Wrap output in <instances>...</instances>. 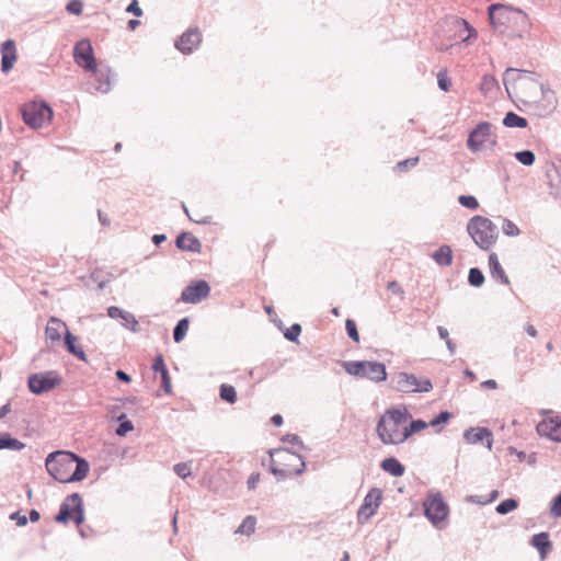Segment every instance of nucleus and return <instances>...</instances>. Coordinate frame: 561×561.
Returning <instances> with one entry per match:
<instances>
[{
  "instance_id": "nucleus-2",
  "label": "nucleus",
  "mask_w": 561,
  "mask_h": 561,
  "mask_svg": "<svg viewBox=\"0 0 561 561\" xmlns=\"http://www.w3.org/2000/svg\"><path fill=\"white\" fill-rule=\"evenodd\" d=\"M410 417L407 409H388L378 420L376 433L385 445H399L407 440L404 424Z\"/></svg>"
},
{
  "instance_id": "nucleus-56",
  "label": "nucleus",
  "mask_w": 561,
  "mask_h": 561,
  "mask_svg": "<svg viewBox=\"0 0 561 561\" xmlns=\"http://www.w3.org/2000/svg\"><path fill=\"white\" fill-rule=\"evenodd\" d=\"M115 376L122 382L128 383L131 381V377L124 370H121V369L116 370Z\"/></svg>"
},
{
  "instance_id": "nucleus-46",
  "label": "nucleus",
  "mask_w": 561,
  "mask_h": 561,
  "mask_svg": "<svg viewBox=\"0 0 561 561\" xmlns=\"http://www.w3.org/2000/svg\"><path fill=\"white\" fill-rule=\"evenodd\" d=\"M283 442L284 443H287L291 446H296L298 447V450H301L305 448L304 446V443L302 440L300 439V437L296 434H286L284 437H283Z\"/></svg>"
},
{
  "instance_id": "nucleus-60",
  "label": "nucleus",
  "mask_w": 561,
  "mask_h": 561,
  "mask_svg": "<svg viewBox=\"0 0 561 561\" xmlns=\"http://www.w3.org/2000/svg\"><path fill=\"white\" fill-rule=\"evenodd\" d=\"M481 387L486 389H496L497 382L494 379H488L481 383Z\"/></svg>"
},
{
  "instance_id": "nucleus-32",
  "label": "nucleus",
  "mask_w": 561,
  "mask_h": 561,
  "mask_svg": "<svg viewBox=\"0 0 561 561\" xmlns=\"http://www.w3.org/2000/svg\"><path fill=\"white\" fill-rule=\"evenodd\" d=\"M503 125L508 128H526L528 122L525 117L519 116L514 112H507L503 118Z\"/></svg>"
},
{
  "instance_id": "nucleus-63",
  "label": "nucleus",
  "mask_w": 561,
  "mask_h": 561,
  "mask_svg": "<svg viewBox=\"0 0 561 561\" xmlns=\"http://www.w3.org/2000/svg\"><path fill=\"white\" fill-rule=\"evenodd\" d=\"M271 422L275 426H280L283 424V416L280 414H275L272 416Z\"/></svg>"
},
{
  "instance_id": "nucleus-23",
  "label": "nucleus",
  "mask_w": 561,
  "mask_h": 561,
  "mask_svg": "<svg viewBox=\"0 0 561 561\" xmlns=\"http://www.w3.org/2000/svg\"><path fill=\"white\" fill-rule=\"evenodd\" d=\"M175 245L181 251L199 253L202 251L201 241L191 232H182L176 237Z\"/></svg>"
},
{
  "instance_id": "nucleus-34",
  "label": "nucleus",
  "mask_w": 561,
  "mask_h": 561,
  "mask_svg": "<svg viewBox=\"0 0 561 561\" xmlns=\"http://www.w3.org/2000/svg\"><path fill=\"white\" fill-rule=\"evenodd\" d=\"M219 397L221 400L233 404L237 402V391L233 386L228 383H222L219 388Z\"/></svg>"
},
{
  "instance_id": "nucleus-33",
  "label": "nucleus",
  "mask_w": 561,
  "mask_h": 561,
  "mask_svg": "<svg viewBox=\"0 0 561 561\" xmlns=\"http://www.w3.org/2000/svg\"><path fill=\"white\" fill-rule=\"evenodd\" d=\"M190 320L188 318H182L178 321L174 330H173V340L175 343H180L184 340L187 331H188Z\"/></svg>"
},
{
  "instance_id": "nucleus-57",
  "label": "nucleus",
  "mask_w": 561,
  "mask_h": 561,
  "mask_svg": "<svg viewBox=\"0 0 561 561\" xmlns=\"http://www.w3.org/2000/svg\"><path fill=\"white\" fill-rule=\"evenodd\" d=\"M182 208H183V211L187 215V217H188L192 221H194V222H196V224H199V225H206V224H208V222H209V220H208L207 218H203V219H194V218H192V217L190 216L188 209H187V207H186V205H185L184 203H182Z\"/></svg>"
},
{
  "instance_id": "nucleus-19",
  "label": "nucleus",
  "mask_w": 561,
  "mask_h": 561,
  "mask_svg": "<svg viewBox=\"0 0 561 561\" xmlns=\"http://www.w3.org/2000/svg\"><path fill=\"white\" fill-rule=\"evenodd\" d=\"M106 313L111 319H121L122 325L127 330L134 333H138L140 331L139 322L131 312L116 306H110L106 309Z\"/></svg>"
},
{
  "instance_id": "nucleus-3",
  "label": "nucleus",
  "mask_w": 561,
  "mask_h": 561,
  "mask_svg": "<svg viewBox=\"0 0 561 561\" xmlns=\"http://www.w3.org/2000/svg\"><path fill=\"white\" fill-rule=\"evenodd\" d=\"M272 463L270 471L277 477V480H284L291 474H301L306 469L304 458L297 451H290L286 447H280L271 453Z\"/></svg>"
},
{
  "instance_id": "nucleus-18",
  "label": "nucleus",
  "mask_w": 561,
  "mask_h": 561,
  "mask_svg": "<svg viewBox=\"0 0 561 561\" xmlns=\"http://www.w3.org/2000/svg\"><path fill=\"white\" fill-rule=\"evenodd\" d=\"M537 432L540 436L561 443V417L554 416L542 420L537 425Z\"/></svg>"
},
{
  "instance_id": "nucleus-58",
  "label": "nucleus",
  "mask_w": 561,
  "mask_h": 561,
  "mask_svg": "<svg viewBox=\"0 0 561 561\" xmlns=\"http://www.w3.org/2000/svg\"><path fill=\"white\" fill-rule=\"evenodd\" d=\"M437 333H438L439 337L444 341H447L449 339V332L445 327L438 325Z\"/></svg>"
},
{
  "instance_id": "nucleus-64",
  "label": "nucleus",
  "mask_w": 561,
  "mask_h": 561,
  "mask_svg": "<svg viewBox=\"0 0 561 561\" xmlns=\"http://www.w3.org/2000/svg\"><path fill=\"white\" fill-rule=\"evenodd\" d=\"M11 411L10 403H5L0 408V419H3Z\"/></svg>"
},
{
  "instance_id": "nucleus-6",
  "label": "nucleus",
  "mask_w": 561,
  "mask_h": 561,
  "mask_svg": "<svg viewBox=\"0 0 561 561\" xmlns=\"http://www.w3.org/2000/svg\"><path fill=\"white\" fill-rule=\"evenodd\" d=\"M489 18L495 30L505 32L514 28L524 16L520 10L504 4H492L489 8Z\"/></svg>"
},
{
  "instance_id": "nucleus-27",
  "label": "nucleus",
  "mask_w": 561,
  "mask_h": 561,
  "mask_svg": "<svg viewBox=\"0 0 561 561\" xmlns=\"http://www.w3.org/2000/svg\"><path fill=\"white\" fill-rule=\"evenodd\" d=\"M152 369L156 373H159V375L161 376L162 388L165 391V393H170L172 389L171 378L168 368L164 364L163 356L161 354L156 356L154 362L152 364Z\"/></svg>"
},
{
  "instance_id": "nucleus-8",
  "label": "nucleus",
  "mask_w": 561,
  "mask_h": 561,
  "mask_svg": "<svg viewBox=\"0 0 561 561\" xmlns=\"http://www.w3.org/2000/svg\"><path fill=\"white\" fill-rule=\"evenodd\" d=\"M24 123L32 128H41L50 122L51 107L45 102H28L21 108Z\"/></svg>"
},
{
  "instance_id": "nucleus-7",
  "label": "nucleus",
  "mask_w": 561,
  "mask_h": 561,
  "mask_svg": "<svg viewBox=\"0 0 561 561\" xmlns=\"http://www.w3.org/2000/svg\"><path fill=\"white\" fill-rule=\"evenodd\" d=\"M72 519L76 525L84 522L83 501L79 493H72L61 502L59 512L55 516L57 523L66 524Z\"/></svg>"
},
{
  "instance_id": "nucleus-61",
  "label": "nucleus",
  "mask_w": 561,
  "mask_h": 561,
  "mask_svg": "<svg viewBox=\"0 0 561 561\" xmlns=\"http://www.w3.org/2000/svg\"><path fill=\"white\" fill-rule=\"evenodd\" d=\"M445 343L449 351V354L454 355L456 353V348H457L456 343L450 337L447 341H445Z\"/></svg>"
},
{
  "instance_id": "nucleus-39",
  "label": "nucleus",
  "mask_w": 561,
  "mask_h": 561,
  "mask_svg": "<svg viewBox=\"0 0 561 561\" xmlns=\"http://www.w3.org/2000/svg\"><path fill=\"white\" fill-rule=\"evenodd\" d=\"M516 160L523 165L530 167L536 160V156L531 150H522L515 152Z\"/></svg>"
},
{
  "instance_id": "nucleus-31",
  "label": "nucleus",
  "mask_w": 561,
  "mask_h": 561,
  "mask_svg": "<svg viewBox=\"0 0 561 561\" xmlns=\"http://www.w3.org/2000/svg\"><path fill=\"white\" fill-rule=\"evenodd\" d=\"M433 260L440 266H448L453 262V251L449 245H442L432 254Z\"/></svg>"
},
{
  "instance_id": "nucleus-15",
  "label": "nucleus",
  "mask_w": 561,
  "mask_h": 561,
  "mask_svg": "<svg viewBox=\"0 0 561 561\" xmlns=\"http://www.w3.org/2000/svg\"><path fill=\"white\" fill-rule=\"evenodd\" d=\"M209 293L210 286L206 280H194L182 290L181 300L186 304H198L207 298Z\"/></svg>"
},
{
  "instance_id": "nucleus-9",
  "label": "nucleus",
  "mask_w": 561,
  "mask_h": 561,
  "mask_svg": "<svg viewBox=\"0 0 561 561\" xmlns=\"http://www.w3.org/2000/svg\"><path fill=\"white\" fill-rule=\"evenodd\" d=\"M445 33H447L449 43H439V49H447L460 42H469L472 37L477 36V32L469 23L462 19H455L446 24Z\"/></svg>"
},
{
  "instance_id": "nucleus-42",
  "label": "nucleus",
  "mask_w": 561,
  "mask_h": 561,
  "mask_svg": "<svg viewBox=\"0 0 561 561\" xmlns=\"http://www.w3.org/2000/svg\"><path fill=\"white\" fill-rule=\"evenodd\" d=\"M345 329H346V332H347V335L350 336V339H352L356 343L359 342V334H358L357 327H356V323L354 320L347 319L345 321Z\"/></svg>"
},
{
  "instance_id": "nucleus-49",
  "label": "nucleus",
  "mask_w": 561,
  "mask_h": 561,
  "mask_svg": "<svg viewBox=\"0 0 561 561\" xmlns=\"http://www.w3.org/2000/svg\"><path fill=\"white\" fill-rule=\"evenodd\" d=\"M134 430V425L131 421L125 420L119 423L117 426L115 433L117 436H125L128 432Z\"/></svg>"
},
{
  "instance_id": "nucleus-30",
  "label": "nucleus",
  "mask_w": 561,
  "mask_h": 561,
  "mask_svg": "<svg viewBox=\"0 0 561 561\" xmlns=\"http://www.w3.org/2000/svg\"><path fill=\"white\" fill-rule=\"evenodd\" d=\"M381 469L392 477H401L404 473V466L393 457L386 458L380 463Z\"/></svg>"
},
{
  "instance_id": "nucleus-25",
  "label": "nucleus",
  "mask_w": 561,
  "mask_h": 561,
  "mask_svg": "<svg viewBox=\"0 0 561 561\" xmlns=\"http://www.w3.org/2000/svg\"><path fill=\"white\" fill-rule=\"evenodd\" d=\"M62 330H68L66 323L56 317H50L45 329L46 339L50 342H59Z\"/></svg>"
},
{
  "instance_id": "nucleus-29",
  "label": "nucleus",
  "mask_w": 561,
  "mask_h": 561,
  "mask_svg": "<svg viewBox=\"0 0 561 561\" xmlns=\"http://www.w3.org/2000/svg\"><path fill=\"white\" fill-rule=\"evenodd\" d=\"M25 448V444L13 437L10 433L0 432V450L9 449L20 451Z\"/></svg>"
},
{
  "instance_id": "nucleus-16",
  "label": "nucleus",
  "mask_w": 561,
  "mask_h": 561,
  "mask_svg": "<svg viewBox=\"0 0 561 561\" xmlns=\"http://www.w3.org/2000/svg\"><path fill=\"white\" fill-rule=\"evenodd\" d=\"M73 57L77 65L85 70H94L96 68L93 49L89 41H81L75 46Z\"/></svg>"
},
{
  "instance_id": "nucleus-41",
  "label": "nucleus",
  "mask_w": 561,
  "mask_h": 561,
  "mask_svg": "<svg viewBox=\"0 0 561 561\" xmlns=\"http://www.w3.org/2000/svg\"><path fill=\"white\" fill-rule=\"evenodd\" d=\"M502 230L506 236L515 237L519 234L518 227L510 219H504L502 225Z\"/></svg>"
},
{
  "instance_id": "nucleus-53",
  "label": "nucleus",
  "mask_w": 561,
  "mask_h": 561,
  "mask_svg": "<svg viewBox=\"0 0 561 561\" xmlns=\"http://www.w3.org/2000/svg\"><path fill=\"white\" fill-rule=\"evenodd\" d=\"M9 518L14 520L19 527H23L27 524V517L25 515H21L20 512H13L10 514Z\"/></svg>"
},
{
  "instance_id": "nucleus-11",
  "label": "nucleus",
  "mask_w": 561,
  "mask_h": 561,
  "mask_svg": "<svg viewBox=\"0 0 561 561\" xmlns=\"http://www.w3.org/2000/svg\"><path fill=\"white\" fill-rule=\"evenodd\" d=\"M424 514L435 527H439L448 516V506L440 493L430 494L424 503Z\"/></svg>"
},
{
  "instance_id": "nucleus-14",
  "label": "nucleus",
  "mask_w": 561,
  "mask_h": 561,
  "mask_svg": "<svg viewBox=\"0 0 561 561\" xmlns=\"http://www.w3.org/2000/svg\"><path fill=\"white\" fill-rule=\"evenodd\" d=\"M381 500L382 491L380 489L373 488L369 490L357 512L359 522H367L373 515H375L381 503Z\"/></svg>"
},
{
  "instance_id": "nucleus-22",
  "label": "nucleus",
  "mask_w": 561,
  "mask_h": 561,
  "mask_svg": "<svg viewBox=\"0 0 561 561\" xmlns=\"http://www.w3.org/2000/svg\"><path fill=\"white\" fill-rule=\"evenodd\" d=\"M529 545L535 548L541 560H546L548 554L552 551V541L547 531L535 534L529 541Z\"/></svg>"
},
{
  "instance_id": "nucleus-13",
  "label": "nucleus",
  "mask_w": 561,
  "mask_h": 561,
  "mask_svg": "<svg viewBox=\"0 0 561 561\" xmlns=\"http://www.w3.org/2000/svg\"><path fill=\"white\" fill-rule=\"evenodd\" d=\"M492 125L489 122H480L470 133L467 147L471 152H479L491 138Z\"/></svg>"
},
{
  "instance_id": "nucleus-12",
  "label": "nucleus",
  "mask_w": 561,
  "mask_h": 561,
  "mask_svg": "<svg viewBox=\"0 0 561 561\" xmlns=\"http://www.w3.org/2000/svg\"><path fill=\"white\" fill-rule=\"evenodd\" d=\"M61 377L54 370L33 374L28 377V389L34 394L48 392L61 383Z\"/></svg>"
},
{
  "instance_id": "nucleus-20",
  "label": "nucleus",
  "mask_w": 561,
  "mask_h": 561,
  "mask_svg": "<svg viewBox=\"0 0 561 561\" xmlns=\"http://www.w3.org/2000/svg\"><path fill=\"white\" fill-rule=\"evenodd\" d=\"M463 439L466 443L474 445L486 440V448L492 449L493 434L486 427H469L463 432Z\"/></svg>"
},
{
  "instance_id": "nucleus-62",
  "label": "nucleus",
  "mask_w": 561,
  "mask_h": 561,
  "mask_svg": "<svg viewBox=\"0 0 561 561\" xmlns=\"http://www.w3.org/2000/svg\"><path fill=\"white\" fill-rule=\"evenodd\" d=\"M167 240V236L165 234H153L152 236V242L156 244V245H160L162 242H164Z\"/></svg>"
},
{
  "instance_id": "nucleus-43",
  "label": "nucleus",
  "mask_w": 561,
  "mask_h": 561,
  "mask_svg": "<svg viewBox=\"0 0 561 561\" xmlns=\"http://www.w3.org/2000/svg\"><path fill=\"white\" fill-rule=\"evenodd\" d=\"M174 472L182 479L192 474L191 466L187 462H179L173 467Z\"/></svg>"
},
{
  "instance_id": "nucleus-17",
  "label": "nucleus",
  "mask_w": 561,
  "mask_h": 561,
  "mask_svg": "<svg viewBox=\"0 0 561 561\" xmlns=\"http://www.w3.org/2000/svg\"><path fill=\"white\" fill-rule=\"evenodd\" d=\"M89 76L85 81L89 92L106 93L111 89V72H87Z\"/></svg>"
},
{
  "instance_id": "nucleus-26",
  "label": "nucleus",
  "mask_w": 561,
  "mask_h": 561,
  "mask_svg": "<svg viewBox=\"0 0 561 561\" xmlns=\"http://www.w3.org/2000/svg\"><path fill=\"white\" fill-rule=\"evenodd\" d=\"M489 268L493 279L503 285H510V279L499 261L497 254L494 252L489 255Z\"/></svg>"
},
{
  "instance_id": "nucleus-47",
  "label": "nucleus",
  "mask_w": 561,
  "mask_h": 561,
  "mask_svg": "<svg viewBox=\"0 0 561 561\" xmlns=\"http://www.w3.org/2000/svg\"><path fill=\"white\" fill-rule=\"evenodd\" d=\"M419 157L408 158L397 163V169L399 171H407L410 168H414L419 163Z\"/></svg>"
},
{
  "instance_id": "nucleus-59",
  "label": "nucleus",
  "mask_w": 561,
  "mask_h": 561,
  "mask_svg": "<svg viewBox=\"0 0 561 561\" xmlns=\"http://www.w3.org/2000/svg\"><path fill=\"white\" fill-rule=\"evenodd\" d=\"M259 481V474H251L250 478L247 481L248 488L250 490L254 489L256 483Z\"/></svg>"
},
{
  "instance_id": "nucleus-45",
  "label": "nucleus",
  "mask_w": 561,
  "mask_h": 561,
  "mask_svg": "<svg viewBox=\"0 0 561 561\" xmlns=\"http://www.w3.org/2000/svg\"><path fill=\"white\" fill-rule=\"evenodd\" d=\"M301 333V327L298 323H294L289 329L285 332V337L290 342H297L298 336Z\"/></svg>"
},
{
  "instance_id": "nucleus-24",
  "label": "nucleus",
  "mask_w": 561,
  "mask_h": 561,
  "mask_svg": "<svg viewBox=\"0 0 561 561\" xmlns=\"http://www.w3.org/2000/svg\"><path fill=\"white\" fill-rule=\"evenodd\" d=\"M18 58L16 45L14 41L7 39L1 45V66L2 70H10Z\"/></svg>"
},
{
  "instance_id": "nucleus-52",
  "label": "nucleus",
  "mask_w": 561,
  "mask_h": 561,
  "mask_svg": "<svg viewBox=\"0 0 561 561\" xmlns=\"http://www.w3.org/2000/svg\"><path fill=\"white\" fill-rule=\"evenodd\" d=\"M495 87H496L495 78L492 75L486 73L483 77V81L481 83V89L484 90V91H490V90H492Z\"/></svg>"
},
{
  "instance_id": "nucleus-37",
  "label": "nucleus",
  "mask_w": 561,
  "mask_h": 561,
  "mask_svg": "<svg viewBox=\"0 0 561 561\" xmlns=\"http://www.w3.org/2000/svg\"><path fill=\"white\" fill-rule=\"evenodd\" d=\"M427 426L428 423L421 419L412 420L409 426H404V435L407 436L408 439L411 435L419 433L422 430H425Z\"/></svg>"
},
{
  "instance_id": "nucleus-55",
  "label": "nucleus",
  "mask_w": 561,
  "mask_h": 561,
  "mask_svg": "<svg viewBox=\"0 0 561 561\" xmlns=\"http://www.w3.org/2000/svg\"><path fill=\"white\" fill-rule=\"evenodd\" d=\"M387 288H388V290H390L394 295H402L403 294L402 287L396 280L388 283Z\"/></svg>"
},
{
  "instance_id": "nucleus-10",
  "label": "nucleus",
  "mask_w": 561,
  "mask_h": 561,
  "mask_svg": "<svg viewBox=\"0 0 561 561\" xmlns=\"http://www.w3.org/2000/svg\"><path fill=\"white\" fill-rule=\"evenodd\" d=\"M392 382L397 391L409 392H430L433 383L428 378L419 380L414 374L398 373L392 377Z\"/></svg>"
},
{
  "instance_id": "nucleus-38",
  "label": "nucleus",
  "mask_w": 561,
  "mask_h": 561,
  "mask_svg": "<svg viewBox=\"0 0 561 561\" xmlns=\"http://www.w3.org/2000/svg\"><path fill=\"white\" fill-rule=\"evenodd\" d=\"M468 282L473 287H480L484 283V275L478 267H471L468 274Z\"/></svg>"
},
{
  "instance_id": "nucleus-28",
  "label": "nucleus",
  "mask_w": 561,
  "mask_h": 561,
  "mask_svg": "<svg viewBox=\"0 0 561 561\" xmlns=\"http://www.w3.org/2000/svg\"><path fill=\"white\" fill-rule=\"evenodd\" d=\"M65 346L67 351L82 362H87V355L84 351L76 346L77 337L69 331L66 330L64 335Z\"/></svg>"
},
{
  "instance_id": "nucleus-48",
  "label": "nucleus",
  "mask_w": 561,
  "mask_h": 561,
  "mask_svg": "<svg viewBox=\"0 0 561 561\" xmlns=\"http://www.w3.org/2000/svg\"><path fill=\"white\" fill-rule=\"evenodd\" d=\"M550 515L561 517V492L553 497L550 506Z\"/></svg>"
},
{
  "instance_id": "nucleus-36",
  "label": "nucleus",
  "mask_w": 561,
  "mask_h": 561,
  "mask_svg": "<svg viewBox=\"0 0 561 561\" xmlns=\"http://www.w3.org/2000/svg\"><path fill=\"white\" fill-rule=\"evenodd\" d=\"M517 507H518L517 500L511 497V499H506V500H503L502 502H500L496 505L495 511L500 515H506V514L513 512L514 510H516Z\"/></svg>"
},
{
  "instance_id": "nucleus-51",
  "label": "nucleus",
  "mask_w": 561,
  "mask_h": 561,
  "mask_svg": "<svg viewBox=\"0 0 561 561\" xmlns=\"http://www.w3.org/2000/svg\"><path fill=\"white\" fill-rule=\"evenodd\" d=\"M66 9L71 14L80 15L82 13L83 4L80 0H71L67 4Z\"/></svg>"
},
{
  "instance_id": "nucleus-50",
  "label": "nucleus",
  "mask_w": 561,
  "mask_h": 561,
  "mask_svg": "<svg viewBox=\"0 0 561 561\" xmlns=\"http://www.w3.org/2000/svg\"><path fill=\"white\" fill-rule=\"evenodd\" d=\"M437 84L440 90L448 91L451 84L450 79L447 77V72H438L437 73Z\"/></svg>"
},
{
  "instance_id": "nucleus-40",
  "label": "nucleus",
  "mask_w": 561,
  "mask_h": 561,
  "mask_svg": "<svg viewBox=\"0 0 561 561\" xmlns=\"http://www.w3.org/2000/svg\"><path fill=\"white\" fill-rule=\"evenodd\" d=\"M458 203L469 209H477L479 207L478 199L472 195H460Z\"/></svg>"
},
{
  "instance_id": "nucleus-5",
  "label": "nucleus",
  "mask_w": 561,
  "mask_h": 561,
  "mask_svg": "<svg viewBox=\"0 0 561 561\" xmlns=\"http://www.w3.org/2000/svg\"><path fill=\"white\" fill-rule=\"evenodd\" d=\"M342 367L352 376L366 378L374 382H381L387 379L386 366L379 362L346 360L342 362Z\"/></svg>"
},
{
  "instance_id": "nucleus-44",
  "label": "nucleus",
  "mask_w": 561,
  "mask_h": 561,
  "mask_svg": "<svg viewBox=\"0 0 561 561\" xmlns=\"http://www.w3.org/2000/svg\"><path fill=\"white\" fill-rule=\"evenodd\" d=\"M451 414L448 411H442L437 416H435L433 420H431L428 423V426L436 427L440 424H446Z\"/></svg>"
},
{
  "instance_id": "nucleus-4",
  "label": "nucleus",
  "mask_w": 561,
  "mask_h": 561,
  "mask_svg": "<svg viewBox=\"0 0 561 561\" xmlns=\"http://www.w3.org/2000/svg\"><path fill=\"white\" fill-rule=\"evenodd\" d=\"M467 231L481 250H490L496 242L499 230L495 224L483 216L472 217L467 225Z\"/></svg>"
},
{
  "instance_id": "nucleus-35",
  "label": "nucleus",
  "mask_w": 561,
  "mask_h": 561,
  "mask_svg": "<svg viewBox=\"0 0 561 561\" xmlns=\"http://www.w3.org/2000/svg\"><path fill=\"white\" fill-rule=\"evenodd\" d=\"M256 525V519L254 516H247L241 525L236 529V534L250 536L254 533Z\"/></svg>"
},
{
  "instance_id": "nucleus-1",
  "label": "nucleus",
  "mask_w": 561,
  "mask_h": 561,
  "mask_svg": "<svg viewBox=\"0 0 561 561\" xmlns=\"http://www.w3.org/2000/svg\"><path fill=\"white\" fill-rule=\"evenodd\" d=\"M47 472L58 482L70 483L83 480L90 470L89 462L71 451L50 453L45 460Z\"/></svg>"
},
{
  "instance_id": "nucleus-54",
  "label": "nucleus",
  "mask_w": 561,
  "mask_h": 561,
  "mask_svg": "<svg viewBox=\"0 0 561 561\" xmlns=\"http://www.w3.org/2000/svg\"><path fill=\"white\" fill-rule=\"evenodd\" d=\"M126 11L135 14L136 16L142 15V10L140 9L137 0H133L127 7Z\"/></svg>"
},
{
  "instance_id": "nucleus-21",
  "label": "nucleus",
  "mask_w": 561,
  "mask_h": 561,
  "mask_svg": "<svg viewBox=\"0 0 561 561\" xmlns=\"http://www.w3.org/2000/svg\"><path fill=\"white\" fill-rule=\"evenodd\" d=\"M202 43V33L197 28L187 30L176 42V47L183 54H191Z\"/></svg>"
}]
</instances>
